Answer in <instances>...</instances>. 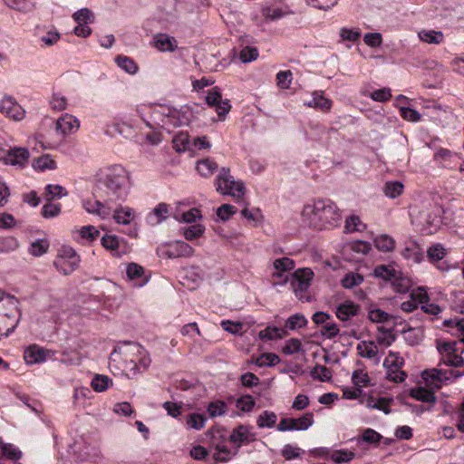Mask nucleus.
<instances>
[{
  "label": "nucleus",
  "mask_w": 464,
  "mask_h": 464,
  "mask_svg": "<svg viewBox=\"0 0 464 464\" xmlns=\"http://www.w3.org/2000/svg\"><path fill=\"white\" fill-rule=\"evenodd\" d=\"M129 191V176L121 165L109 168L98 180L93 189L94 198L105 203L125 200Z\"/></svg>",
  "instance_id": "obj_1"
},
{
  "label": "nucleus",
  "mask_w": 464,
  "mask_h": 464,
  "mask_svg": "<svg viewBox=\"0 0 464 464\" xmlns=\"http://www.w3.org/2000/svg\"><path fill=\"white\" fill-rule=\"evenodd\" d=\"M304 223L314 229H331L340 226L342 215L336 204L329 198L318 199L304 207Z\"/></svg>",
  "instance_id": "obj_2"
},
{
  "label": "nucleus",
  "mask_w": 464,
  "mask_h": 464,
  "mask_svg": "<svg viewBox=\"0 0 464 464\" xmlns=\"http://www.w3.org/2000/svg\"><path fill=\"white\" fill-rule=\"evenodd\" d=\"M123 343L128 346L123 352L125 356L124 369L129 371L131 375L145 371L150 363V358L144 348L137 343L125 341Z\"/></svg>",
  "instance_id": "obj_3"
},
{
  "label": "nucleus",
  "mask_w": 464,
  "mask_h": 464,
  "mask_svg": "<svg viewBox=\"0 0 464 464\" xmlns=\"http://www.w3.org/2000/svg\"><path fill=\"white\" fill-rule=\"evenodd\" d=\"M216 190L222 195H229L241 199L245 195V185L242 181L235 180L234 177L230 174L228 168H221L218 175L215 179Z\"/></svg>",
  "instance_id": "obj_4"
},
{
  "label": "nucleus",
  "mask_w": 464,
  "mask_h": 464,
  "mask_svg": "<svg viewBox=\"0 0 464 464\" xmlns=\"http://www.w3.org/2000/svg\"><path fill=\"white\" fill-rule=\"evenodd\" d=\"M79 263L80 256L76 251L70 246H63L53 265L59 272L67 276L78 268Z\"/></svg>",
  "instance_id": "obj_5"
},
{
  "label": "nucleus",
  "mask_w": 464,
  "mask_h": 464,
  "mask_svg": "<svg viewBox=\"0 0 464 464\" xmlns=\"http://www.w3.org/2000/svg\"><path fill=\"white\" fill-rule=\"evenodd\" d=\"M314 423V413L306 412L298 419L284 418L278 423L276 429L280 431L305 430Z\"/></svg>",
  "instance_id": "obj_6"
},
{
  "label": "nucleus",
  "mask_w": 464,
  "mask_h": 464,
  "mask_svg": "<svg viewBox=\"0 0 464 464\" xmlns=\"http://www.w3.org/2000/svg\"><path fill=\"white\" fill-rule=\"evenodd\" d=\"M29 158V151L24 148H15L10 150L4 156H0V160L8 165L24 166Z\"/></svg>",
  "instance_id": "obj_7"
},
{
  "label": "nucleus",
  "mask_w": 464,
  "mask_h": 464,
  "mask_svg": "<svg viewBox=\"0 0 464 464\" xmlns=\"http://www.w3.org/2000/svg\"><path fill=\"white\" fill-rule=\"evenodd\" d=\"M0 111L6 114L8 117L15 121H20L24 117V111L22 107L11 97L4 99L0 102Z\"/></svg>",
  "instance_id": "obj_8"
},
{
  "label": "nucleus",
  "mask_w": 464,
  "mask_h": 464,
  "mask_svg": "<svg viewBox=\"0 0 464 464\" xmlns=\"http://www.w3.org/2000/svg\"><path fill=\"white\" fill-rule=\"evenodd\" d=\"M274 267L276 272L273 274V277L280 280L278 284H285L288 278L284 273L292 270L295 267V262L288 257L278 258L275 260Z\"/></svg>",
  "instance_id": "obj_9"
},
{
  "label": "nucleus",
  "mask_w": 464,
  "mask_h": 464,
  "mask_svg": "<svg viewBox=\"0 0 464 464\" xmlns=\"http://www.w3.org/2000/svg\"><path fill=\"white\" fill-rule=\"evenodd\" d=\"M153 46L160 52H174L178 44L173 36L167 34H157L153 36Z\"/></svg>",
  "instance_id": "obj_10"
},
{
  "label": "nucleus",
  "mask_w": 464,
  "mask_h": 464,
  "mask_svg": "<svg viewBox=\"0 0 464 464\" xmlns=\"http://www.w3.org/2000/svg\"><path fill=\"white\" fill-rule=\"evenodd\" d=\"M79 126L78 120L70 114H65L56 121V130L61 131L63 135L76 131Z\"/></svg>",
  "instance_id": "obj_11"
},
{
  "label": "nucleus",
  "mask_w": 464,
  "mask_h": 464,
  "mask_svg": "<svg viewBox=\"0 0 464 464\" xmlns=\"http://www.w3.org/2000/svg\"><path fill=\"white\" fill-rule=\"evenodd\" d=\"M110 204L111 203H105L101 198H95L93 202L91 200L84 201L83 208L88 213L106 217L110 214Z\"/></svg>",
  "instance_id": "obj_12"
},
{
  "label": "nucleus",
  "mask_w": 464,
  "mask_h": 464,
  "mask_svg": "<svg viewBox=\"0 0 464 464\" xmlns=\"http://www.w3.org/2000/svg\"><path fill=\"white\" fill-rule=\"evenodd\" d=\"M422 377L425 381L430 382L437 387H440V383L450 380L449 370H441L435 368L424 371L422 373Z\"/></svg>",
  "instance_id": "obj_13"
},
{
  "label": "nucleus",
  "mask_w": 464,
  "mask_h": 464,
  "mask_svg": "<svg viewBox=\"0 0 464 464\" xmlns=\"http://www.w3.org/2000/svg\"><path fill=\"white\" fill-rule=\"evenodd\" d=\"M46 357V351L36 344L30 345L24 354V361L27 364L39 363L44 362Z\"/></svg>",
  "instance_id": "obj_14"
},
{
  "label": "nucleus",
  "mask_w": 464,
  "mask_h": 464,
  "mask_svg": "<svg viewBox=\"0 0 464 464\" xmlns=\"http://www.w3.org/2000/svg\"><path fill=\"white\" fill-rule=\"evenodd\" d=\"M304 105L320 109L323 111H329L332 107V101L325 98L322 92H314L311 100L304 102Z\"/></svg>",
  "instance_id": "obj_15"
},
{
  "label": "nucleus",
  "mask_w": 464,
  "mask_h": 464,
  "mask_svg": "<svg viewBox=\"0 0 464 464\" xmlns=\"http://www.w3.org/2000/svg\"><path fill=\"white\" fill-rule=\"evenodd\" d=\"M392 356H395V353L393 352H390L388 358H386L383 362V366L387 367L386 378L389 381L396 383L402 382L406 379L407 373L400 369H395L394 367L388 365L389 358Z\"/></svg>",
  "instance_id": "obj_16"
},
{
  "label": "nucleus",
  "mask_w": 464,
  "mask_h": 464,
  "mask_svg": "<svg viewBox=\"0 0 464 464\" xmlns=\"http://www.w3.org/2000/svg\"><path fill=\"white\" fill-rule=\"evenodd\" d=\"M359 306L351 301L344 302L337 307L336 316L342 321H347L357 314Z\"/></svg>",
  "instance_id": "obj_17"
},
{
  "label": "nucleus",
  "mask_w": 464,
  "mask_h": 464,
  "mask_svg": "<svg viewBox=\"0 0 464 464\" xmlns=\"http://www.w3.org/2000/svg\"><path fill=\"white\" fill-rule=\"evenodd\" d=\"M250 435L252 436L247 426L239 425L233 430L229 436V440L234 443L238 442L239 445L242 443H248L253 440V439H249Z\"/></svg>",
  "instance_id": "obj_18"
},
{
  "label": "nucleus",
  "mask_w": 464,
  "mask_h": 464,
  "mask_svg": "<svg viewBox=\"0 0 464 464\" xmlns=\"http://www.w3.org/2000/svg\"><path fill=\"white\" fill-rule=\"evenodd\" d=\"M410 396L422 402L434 403L436 401V396L434 392L424 387L411 389Z\"/></svg>",
  "instance_id": "obj_19"
},
{
  "label": "nucleus",
  "mask_w": 464,
  "mask_h": 464,
  "mask_svg": "<svg viewBox=\"0 0 464 464\" xmlns=\"http://www.w3.org/2000/svg\"><path fill=\"white\" fill-rule=\"evenodd\" d=\"M258 335L260 340L269 341L275 339H282L287 335V332L276 326H267L264 330L260 331Z\"/></svg>",
  "instance_id": "obj_20"
},
{
  "label": "nucleus",
  "mask_w": 464,
  "mask_h": 464,
  "mask_svg": "<svg viewBox=\"0 0 464 464\" xmlns=\"http://www.w3.org/2000/svg\"><path fill=\"white\" fill-rule=\"evenodd\" d=\"M217 169L218 164L210 159H205L198 161L197 170L203 177L211 176Z\"/></svg>",
  "instance_id": "obj_21"
},
{
  "label": "nucleus",
  "mask_w": 464,
  "mask_h": 464,
  "mask_svg": "<svg viewBox=\"0 0 464 464\" xmlns=\"http://www.w3.org/2000/svg\"><path fill=\"white\" fill-rule=\"evenodd\" d=\"M374 245L380 251L391 252L395 247V241L387 235H380L374 238Z\"/></svg>",
  "instance_id": "obj_22"
},
{
  "label": "nucleus",
  "mask_w": 464,
  "mask_h": 464,
  "mask_svg": "<svg viewBox=\"0 0 464 464\" xmlns=\"http://www.w3.org/2000/svg\"><path fill=\"white\" fill-rule=\"evenodd\" d=\"M419 37L425 43L437 44L442 42L443 34L440 31L421 30L419 32Z\"/></svg>",
  "instance_id": "obj_23"
},
{
  "label": "nucleus",
  "mask_w": 464,
  "mask_h": 464,
  "mask_svg": "<svg viewBox=\"0 0 464 464\" xmlns=\"http://www.w3.org/2000/svg\"><path fill=\"white\" fill-rule=\"evenodd\" d=\"M173 148L178 152L186 151L190 149V140L189 137L185 132H179L176 136L173 137Z\"/></svg>",
  "instance_id": "obj_24"
},
{
  "label": "nucleus",
  "mask_w": 464,
  "mask_h": 464,
  "mask_svg": "<svg viewBox=\"0 0 464 464\" xmlns=\"http://www.w3.org/2000/svg\"><path fill=\"white\" fill-rule=\"evenodd\" d=\"M311 377L321 382H329L332 378V371L326 366L316 364L310 372Z\"/></svg>",
  "instance_id": "obj_25"
},
{
  "label": "nucleus",
  "mask_w": 464,
  "mask_h": 464,
  "mask_svg": "<svg viewBox=\"0 0 464 464\" xmlns=\"http://www.w3.org/2000/svg\"><path fill=\"white\" fill-rule=\"evenodd\" d=\"M277 416L273 411H264L257 418L256 424L258 428H272L275 426Z\"/></svg>",
  "instance_id": "obj_26"
},
{
  "label": "nucleus",
  "mask_w": 464,
  "mask_h": 464,
  "mask_svg": "<svg viewBox=\"0 0 464 464\" xmlns=\"http://www.w3.org/2000/svg\"><path fill=\"white\" fill-rule=\"evenodd\" d=\"M49 241L45 238L37 239L31 243L29 252L34 256H41L47 252L49 249Z\"/></svg>",
  "instance_id": "obj_27"
},
{
  "label": "nucleus",
  "mask_w": 464,
  "mask_h": 464,
  "mask_svg": "<svg viewBox=\"0 0 464 464\" xmlns=\"http://www.w3.org/2000/svg\"><path fill=\"white\" fill-rule=\"evenodd\" d=\"M115 62L119 67L128 73L134 74L138 70V66L135 62L127 56L119 55L115 58Z\"/></svg>",
  "instance_id": "obj_28"
},
{
  "label": "nucleus",
  "mask_w": 464,
  "mask_h": 464,
  "mask_svg": "<svg viewBox=\"0 0 464 464\" xmlns=\"http://www.w3.org/2000/svg\"><path fill=\"white\" fill-rule=\"evenodd\" d=\"M307 323V319L302 314H295L286 320L285 326L289 330H295L305 327Z\"/></svg>",
  "instance_id": "obj_29"
},
{
  "label": "nucleus",
  "mask_w": 464,
  "mask_h": 464,
  "mask_svg": "<svg viewBox=\"0 0 464 464\" xmlns=\"http://www.w3.org/2000/svg\"><path fill=\"white\" fill-rule=\"evenodd\" d=\"M280 362L278 355L272 353H262L256 360L255 361L256 365L259 367L264 366H275Z\"/></svg>",
  "instance_id": "obj_30"
},
{
  "label": "nucleus",
  "mask_w": 464,
  "mask_h": 464,
  "mask_svg": "<svg viewBox=\"0 0 464 464\" xmlns=\"http://www.w3.org/2000/svg\"><path fill=\"white\" fill-rule=\"evenodd\" d=\"M112 381L106 375L96 374L92 381V387L95 392H102L108 389Z\"/></svg>",
  "instance_id": "obj_31"
},
{
  "label": "nucleus",
  "mask_w": 464,
  "mask_h": 464,
  "mask_svg": "<svg viewBox=\"0 0 464 464\" xmlns=\"http://www.w3.org/2000/svg\"><path fill=\"white\" fill-rule=\"evenodd\" d=\"M373 274L378 278L392 281L396 277V271L390 266L381 265L374 268Z\"/></svg>",
  "instance_id": "obj_32"
},
{
  "label": "nucleus",
  "mask_w": 464,
  "mask_h": 464,
  "mask_svg": "<svg viewBox=\"0 0 464 464\" xmlns=\"http://www.w3.org/2000/svg\"><path fill=\"white\" fill-rule=\"evenodd\" d=\"M33 167L35 169L40 170L54 169L56 168V163L50 158L49 155H44L34 160Z\"/></svg>",
  "instance_id": "obj_33"
},
{
  "label": "nucleus",
  "mask_w": 464,
  "mask_h": 464,
  "mask_svg": "<svg viewBox=\"0 0 464 464\" xmlns=\"http://www.w3.org/2000/svg\"><path fill=\"white\" fill-rule=\"evenodd\" d=\"M291 285L294 289V292L295 294V296L299 300H305L307 302L310 301V297L307 295L305 296L306 291L309 289L311 283L308 282V277H306L305 282H299V283H291Z\"/></svg>",
  "instance_id": "obj_34"
},
{
  "label": "nucleus",
  "mask_w": 464,
  "mask_h": 464,
  "mask_svg": "<svg viewBox=\"0 0 464 464\" xmlns=\"http://www.w3.org/2000/svg\"><path fill=\"white\" fill-rule=\"evenodd\" d=\"M368 318L372 323H387L395 317L381 309H370Z\"/></svg>",
  "instance_id": "obj_35"
},
{
  "label": "nucleus",
  "mask_w": 464,
  "mask_h": 464,
  "mask_svg": "<svg viewBox=\"0 0 464 464\" xmlns=\"http://www.w3.org/2000/svg\"><path fill=\"white\" fill-rule=\"evenodd\" d=\"M403 190V185L400 181L387 182L384 186V194L392 198L400 196Z\"/></svg>",
  "instance_id": "obj_36"
},
{
  "label": "nucleus",
  "mask_w": 464,
  "mask_h": 464,
  "mask_svg": "<svg viewBox=\"0 0 464 464\" xmlns=\"http://www.w3.org/2000/svg\"><path fill=\"white\" fill-rule=\"evenodd\" d=\"M19 246V243L15 237H0V253H8L15 250Z\"/></svg>",
  "instance_id": "obj_37"
},
{
  "label": "nucleus",
  "mask_w": 464,
  "mask_h": 464,
  "mask_svg": "<svg viewBox=\"0 0 464 464\" xmlns=\"http://www.w3.org/2000/svg\"><path fill=\"white\" fill-rule=\"evenodd\" d=\"M308 277V282L311 283L314 277V272L310 268H299L292 275L291 283L305 282Z\"/></svg>",
  "instance_id": "obj_38"
},
{
  "label": "nucleus",
  "mask_w": 464,
  "mask_h": 464,
  "mask_svg": "<svg viewBox=\"0 0 464 464\" xmlns=\"http://www.w3.org/2000/svg\"><path fill=\"white\" fill-rule=\"evenodd\" d=\"M355 454L348 450H338L332 452L331 459L336 463H343L352 460Z\"/></svg>",
  "instance_id": "obj_39"
},
{
  "label": "nucleus",
  "mask_w": 464,
  "mask_h": 464,
  "mask_svg": "<svg viewBox=\"0 0 464 464\" xmlns=\"http://www.w3.org/2000/svg\"><path fill=\"white\" fill-rule=\"evenodd\" d=\"M206 418L198 413H190L187 417V425L190 429L201 430L204 427Z\"/></svg>",
  "instance_id": "obj_40"
},
{
  "label": "nucleus",
  "mask_w": 464,
  "mask_h": 464,
  "mask_svg": "<svg viewBox=\"0 0 464 464\" xmlns=\"http://www.w3.org/2000/svg\"><path fill=\"white\" fill-rule=\"evenodd\" d=\"M205 230L204 226L200 224H195L188 227L184 229V237L187 240H193L199 237Z\"/></svg>",
  "instance_id": "obj_41"
},
{
  "label": "nucleus",
  "mask_w": 464,
  "mask_h": 464,
  "mask_svg": "<svg viewBox=\"0 0 464 464\" xmlns=\"http://www.w3.org/2000/svg\"><path fill=\"white\" fill-rule=\"evenodd\" d=\"M1 452L4 457H6L9 459L16 460L19 459L22 456L21 451L16 450L12 444H5L1 441Z\"/></svg>",
  "instance_id": "obj_42"
},
{
  "label": "nucleus",
  "mask_w": 464,
  "mask_h": 464,
  "mask_svg": "<svg viewBox=\"0 0 464 464\" xmlns=\"http://www.w3.org/2000/svg\"><path fill=\"white\" fill-rule=\"evenodd\" d=\"M353 382L355 386L358 388L367 387L370 385L371 380L367 373L363 372L362 370H356L353 372Z\"/></svg>",
  "instance_id": "obj_43"
},
{
  "label": "nucleus",
  "mask_w": 464,
  "mask_h": 464,
  "mask_svg": "<svg viewBox=\"0 0 464 464\" xmlns=\"http://www.w3.org/2000/svg\"><path fill=\"white\" fill-rule=\"evenodd\" d=\"M131 215H132V212L130 208H126L125 209L116 208L114 211L113 218L119 224L128 225L130 223Z\"/></svg>",
  "instance_id": "obj_44"
},
{
  "label": "nucleus",
  "mask_w": 464,
  "mask_h": 464,
  "mask_svg": "<svg viewBox=\"0 0 464 464\" xmlns=\"http://www.w3.org/2000/svg\"><path fill=\"white\" fill-rule=\"evenodd\" d=\"M363 281V276L360 274H347L342 280V285L344 288H353L359 285Z\"/></svg>",
  "instance_id": "obj_45"
},
{
  "label": "nucleus",
  "mask_w": 464,
  "mask_h": 464,
  "mask_svg": "<svg viewBox=\"0 0 464 464\" xmlns=\"http://www.w3.org/2000/svg\"><path fill=\"white\" fill-rule=\"evenodd\" d=\"M176 249H177V253L175 255L172 253H169V257L190 256L194 252L193 247L190 246L188 243H186L184 241H177Z\"/></svg>",
  "instance_id": "obj_46"
},
{
  "label": "nucleus",
  "mask_w": 464,
  "mask_h": 464,
  "mask_svg": "<svg viewBox=\"0 0 464 464\" xmlns=\"http://www.w3.org/2000/svg\"><path fill=\"white\" fill-rule=\"evenodd\" d=\"M400 115L402 119L411 122L419 121L421 117L420 112L416 110L404 106L400 108Z\"/></svg>",
  "instance_id": "obj_47"
},
{
  "label": "nucleus",
  "mask_w": 464,
  "mask_h": 464,
  "mask_svg": "<svg viewBox=\"0 0 464 464\" xmlns=\"http://www.w3.org/2000/svg\"><path fill=\"white\" fill-rule=\"evenodd\" d=\"M227 405L224 401H213L208 404V412L210 417L215 418L217 416H221L222 414H224Z\"/></svg>",
  "instance_id": "obj_48"
},
{
  "label": "nucleus",
  "mask_w": 464,
  "mask_h": 464,
  "mask_svg": "<svg viewBox=\"0 0 464 464\" xmlns=\"http://www.w3.org/2000/svg\"><path fill=\"white\" fill-rule=\"evenodd\" d=\"M167 121L173 126V127H179L181 125H184L188 121V118L185 116L184 113H180L178 111H171L167 116Z\"/></svg>",
  "instance_id": "obj_49"
},
{
  "label": "nucleus",
  "mask_w": 464,
  "mask_h": 464,
  "mask_svg": "<svg viewBox=\"0 0 464 464\" xmlns=\"http://www.w3.org/2000/svg\"><path fill=\"white\" fill-rule=\"evenodd\" d=\"M237 212L236 207L230 204H223L217 209V216L223 221H227Z\"/></svg>",
  "instance_id": "obj_50"
},
{
  "label": "nucleus",
  "mask_w": 464,
  "mask_h": 464,
  "mask_svg": "<svg viewBox=\"0 0 464 464\" xmlns=\"http://www.w3.org/2000/svg\"><path fill=\"white\" fill-rule=\"evenodd\" d=\"M64 188L60 185H47L45 188V196L47 201H51L55 198H61L65 193Z\"/></svg>",
  "instance_id": "obj_51"
},
{
  "label": "nucleus",
  "mask_w": 464,
  "mask_h": 464,
  "mask_svg": "<svg viewBox=\"0 0 464 464\" xmlns=\"http://www.w3.org/2000/svg\"><path fill=\"white\" fill-rule=\"evenodd\" d=\"M362 439L369 444H377L381 441L382 436L374 430L368 428L363 430Z\"/></svg>",
  "instance_id": "obj_52"
},
{
  "label": "nucleus",
  "mask_w": 464,
  "mask_h": 464,
  "mask_svg": "<svg viewBox=\"0 0 464 464\" xmlns=\"http://www.w3.org/2000/svg\"><path fill=\"white\" fill-rule=\"evenodd\" d=\"M364 352H360V356L372 359L378 354L377 345L373 341H362Z\"/></svg>",
  "instance_id": "obj_53"
},
{
  "label": "nucleus",
  "mask_w": 464,
  "mask_h": 464,
  "mask_svg": "<svg viewBox=\"0 0 464 464\" xmlns=\"http://www.w3.org/2000/svg\"><path fill=\"white\" fill-rule=\"evenodd\" d=\"M301 349V341L296 338H291L286 342L285 347L283 348V353L285 354H294L299 353Z\"/></svg>",
  "instance_id": "obj_54"
},
{
  "label": "nucleus",
  "mask_w": 464,
  "mask_h": 464,
  "mask_svg": "<svg viewBox=\"0 0 464 464\" xmlns=\"http://www.w3.org/2000/svg\"><path fill=\"white\" fill-rule=\"evenodd\" d=\"M221 98L222 96L219 88L214 87L208 92L205 100L208 105L214 107L215 105L221 102Z\"/></svg>",
  "instance_id": "obj_55"
},
{
  "label": "nucleus",
  "mask_w": 464,
  "mask_h": 464,
  "mask_svg": "<svg viewBox=\"0 0 464 464\" xmlns=\"http://www.w3.org/2000/svg\"><path fill=\"white\" fill-rule=\"evenodd\" d=\"M258 56V51L256 47L246 46L240 52V60L243 63L255 61Z\"/></svg>",
  "instance_id": "obj_56"
},
{
  "label": "nucleus",
  "mask_w": 464,
  "mask_h": 464,
  "mask_svg": "<svg viewBox=\"0 0 464 464\" xmlns=\"http://www.w3.org/2000/svg\"><path fill=\"white\" fill-rule=\"evenodd\" d=\"M255 406V401L251 395H245L237 399V407L242 411H250Z\"/></svg>",
  "instance_id": "obj_57"
},
{
  "label": "nucleus",
  "mask_w": 464,
  "mask_h": 464,
  "mask_svg": "<svg viewBox=\"0 0 464 464\" xmlns=\"http://www.w3.org/2000/svg\"><path fill=\"white\" fill-rule=\"evenodd\" d=\"M361 226H362L363 227H365L364 225L362 224L358 216H350L345 220V230L347 232L361 231Z\"/></svg>",
  "instance_id": "obj_58"
},
{
  "label": "nucleus",
  "mask_w": 464,
  "mask_h": 464,
  "mask_svg": "<svg viewBox=\"0 0 464 464\" xmlns=\"http://www.w3.org/2000/svg\"><path fill=\"white\" fill-rule=\"evenodd\" d=\"M445 249L440 244L432 246L428 249V257L431 261L441 260L445 256Z\"/></svg>",
  "instance_id": "obj_59"
},
{
  "label": "nucleus",
  "mask_w": 464,
  "mask_h": 464,
  "mask_svg": "<svg viewBox=\"0 0 464 464\" xmlns=\"http://www.w3.org/2000/svg\"><path fill=\"white\" fill-rule=\"evenodd\" d=\"M102 246L111 251H116L119 248V240L116 236L106 235L102 237Z\"/></svg>",
  "instance_id": "obj_60"
},
{
  "label": "nucleus",
  "mask_w": 464,
  "mask_h": 464,
  "mask_svg": "<svg viewBox=\"0 0 464 464\" xmlns=\"http://www.w3.org/2000/svg\"><path fill=\"white\" fill-rule=\"evenodd\" d=\"M277 85L282 89L289 88L292 82L291 71H281L276 75Z\"/></svg>",
  "instance_id": "obj_61"
},
{
  "label": "nucleus",
  "mask_w": 464,
  "mask_h": 464,
  "mask_svg": "<svg viewBox=\"0 0 464 464\" xmlns=\"http://www.w3.org/2000/svg\"><path fill=\"white\" fill-rule=\"evenodd\" d=\"M363 41L370 47H377L382 44V38L379 33H368L364 34Z\"/></svg>",
  "instance_id": "obj_62"
},
{
  "label": "nucleus",
  "mask_w": 464,
  "mask_h": 464,
  "mask_svg": "<svg viewBox=\"0 0 464 464\" xmlns=\"http://www.w3.org/2000/svg\"><path fill=\"white\" fill-rule=\"evenodd\" d=\"M127 276L130 279H137L143 276L144 269L141 266L136 263H130L127 267Z\"/></svg>",
  "instance_id": "obj_63"
},
{
  "label": "nucleus",
  "mask_w": 464,
  "mask_h": 464,
  "mask_svg": "<svg viewBox=\"0 0 464 464\" xmlns=\"http://www.w3.org/2000/svg\"><path fill=\"white\" fill-rule=\"evenodd\" d=\"M262 14L266 20L275 21L283 16L284 13L280 8L264 7Z\"/></svg>",
  "instance_id": "obj_64"
}]
</instances>
